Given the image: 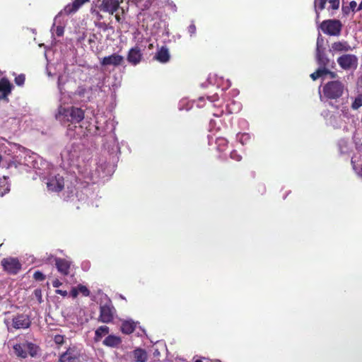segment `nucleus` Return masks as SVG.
Segmentation results:
<instances>
[{"instance_id":"nucleus-1","label":"nucleus","mask_w":362,"mask_h":362,"mask_svg":"<svg viewBox=\"0 0 362 362\" xmlns=\"http://www.w3.org/2000/svg\"><path fill=\"white\" fill-rule=\"evenodd\" d=\"M65 81L62 76L58 78V88L61 95L57 112L55 114L56 119L64 124H68V130L75 132L71 136H76L78 137L85 136L88 134L89 130H83V126L79 124L76 126L84 118V112L81 108L75 107L65 106V104L71 102L69 96L66 98V91L63 88Z\"/></svg>"},{"instance_id":"nucleus-2","label":"nucleus","mask_w":362,"mask_h":362,"mask_svg":"<svg viewBox=\"0 0 362 362\" xmlns=\"http://www.w3.org/2000/svg\"><path fill=\"white\" fill-rule=\"evenodd\" d=\"M346 90V86L342 81L339 79L329 81L322 86L320 100L337 102L343 96Z\"/></svg>"},{"instance_id":"nucleus-3","label":"nucleus","mask_w":362,"mask_h":362,"mask_svg":"<svg viewBox=\"0 0 362 362\" xmlns=\"http://www.w3.org/2000/svg\"><path fill=\"white\" fill-rule=\"evenodd\" d=\"M42 182L46 185L47 190L50 192H60L64 187V177L54 172L43 177Z\"/></svg>"},{"instance_id":"nucleus-4","label":"nucleus","mask_w":362,"mask_h":362,"mask_svg":"<svg viewBox=\"0 0 362 362\" xmlns=\"http://www.w3.org/2000/svg\"><path fill=\"white\" fill-rule=\"evenodd\" d=\"M13 350L17 356L25 358L28 354L35 356L37 353V346L33 343L25 342L13 345Z\"/></svg>"},{"instance_id":"nucleus-5","label":"nucleus","mask_w":362,"mask_h":362,"mask_svg":"<svg viewBox=\"0 0 362 362\" xmlns=\"http://www.w3.org/2000/svg\"><path fill=\"white\" fill-rule=\"evenodd\" d=\"M341 28V21L337 19L325 20L320 25V28L324 33L332 36L339 35Z\"/></svg>"},{"instance_id":"nucleus-6","label":"nucleus","mask_w":362,"mask_h":362,"mask_svg":"<svg viewBox=\"0 0 362 362\" xmlns=\"http://www.w3.org/2000/svg\"><path fill=\"white\" fill-rule=\"evenodd\" d=\"M358 57L352 54H342L337 59L339 66L345 71L356 69L358 66Z\"/></svg>"},{"instance_id":"nucleus-7","label":"nucleus","mask_w":362,"mask_h":362,"mask_svg":"<svg viewBox=\"0 0 362 362\" xmlns=\"http://www.w3.org/2000/svg\"><path fill=\"white\" fill-rule=\"evenodd\" d=\"M81 350L76 346L69 347L59 358L60 362H78L80 361Z\"/></svg>"},{"instance_id":"nucleus-8","label":"nucleus","mask_w":362,"mask_h":362,"mask_svg":"<svg viewBox=\"0 0 362 362\" xmlns=\"http://www.w3.org/2000/svg\"><path fill=\"white\" fill-rule=\"evenodd\" d=\"M4 269L10 274H16L21 268V264L16 258H4L1 261Z\"/></svg>"},{"instance_id":"nucleus-9","label":"nucleus","mask_w":362,"mask_h":362,"mask_svg":"<svg viewBox=\"0 0 362 362\" xmlns=\"http://www.w3.org/2000/svg\"><path fill=\"white\" fill-rule=\"evenodd\" d=\"M114 313L115 308L112 305L109 304L102 305L100 306L98 321L103 323H109L113 320Z\"/></svg>"},{"instance_id":"nucleus-10","label":"nucleus","mask_w":362,"mask_h":362,"mask_svg":"<svg viewBox=\"0 0 362 362\" xmlns=\"http://www.w3.org/2000/svg\"><path fill=\"white\" fill-rule=\"evenodd\" d=\"M119 7L118 0H103L99 8L101 11L113 14Z\"/></svg>"},{"instance_id":"nucleus-11","label":"nucleus","mask_w":362,"mask_h":362,"mask_svg":"<svg viewBox=\"0 0 362 362\" xmlns=\"http://www.w3.org/2000/svg\"><path fill=\"white\" fill-rule=\"evenodd\" d=\"M30 323V320L26 315H18L13 318V327L16 329L28 328Z\"/></svg>"},{"instance_id":"nucleus-12","label":"nucleus","mask_w":362,"mask_h":362,"mask_svg":"<svg viewBox=\"0 0 362 362\" xmlns=\"http://www.w3.org/2000/svg\"><path fill=\"white\" fill-rule=\"evenodd\" d=\"M142 59V53L140 47L135 46L129 51L127 61L131 64L136 66L141 62Z\"/></svg>"},{"instance_id":"nucleus-13","label":"nucleus","mask_w":362,"mask_h":362,"mask_svg":"<svg viewBox=\"0 0 362 362\" xmlns=\"http://www.w3.org/2000/svg\"><path fill=\"white\" fill-rule=\"evenodd\" d=\"M124 61V57L117 54H113L107 57H103L100 60V64L103 66H117L120 65Z\"/></svg>"},{"instance_id":"nucleus-14","label":"nucleus","mask_w":362,"mask_h":362,"mask_svg":"<svg viewBox=\"0 0 362 362\" xmlns=\"http://www.w3.org/2000/svg\"><path fill=\"white\" fill-rule=\"evenodd\" d=\"M55 265L58 272L62 275L66 276L69 274L71 264L68 260L61 258H56Z\"/></svg>"},{"instance_id":"nucleus-15","label":"nucleus","mask_w":362,"mask_h":362,"mask_svg":"<svg viewBox=\"0 0 362 362\" xmlns=\"http://www.w3.org/2000/svg\"><path fill=\"white\" fill-rule=\"evenodd\" d=\"M332 50L334 52H347L352 50L351 47L346 41H338L332 44Z\"/></svg>"},{"instance_id":"nucleus-16","label":"nucleus","mask_w":362,"mask_h":362,"mask_svg":"<svg viewBox=\"0 0 362 362\" xmlns=\"http://www.w3.org/2000/svg\"><path fill=\"white\" fill-rule=\"evenodd\" d=\"M73 146L67 148L62 153V158L66 160L70 163H73L75 161L76 158H78V153L76 151L75 149L73 151Z\"/></svg>"},{"instance_id":"nucleus-17","label":"nucleus","mask_w":362,"mask_h":362,"mask_svg":"<svg viewBox=\"0 0 362 362\" xmlns=\"http://www.w3.org/2000/svg\"><path fill=\"white\" fill-rule=\"evenodd\" d=\"M122 342L119 337L116 335H108L104 340L103 344L108 347H117Z\"/></svg>"},{"instance_id":"nucleus-18","label":"nucleus","mask_w":362,"mask_h":362,"mask_svg":"<svg viewBox=\"0 0 362 362\" xmlns=\"http://www.w3.org/2000/svg\"><path fill=\"white\" fill-rule=\"evenodd\" d=\"M11 85L6 78H2L0 80V98H5L7 95L11 93Z\"/></svg>"},{"instance_id":"nucleus-19","label":"nucleus","mask_w":362,"mask_h":362,"mask_svg":"<svg viewBox=\"0 0 362 362\" xmlns=\"http://www.w3.org/2000/svg\"><path fill=\"white\" fill-rule=\"evenodd\" d=\"M132 356L136 362H146L147 361V354L141 349H135L132 353Z\"/></svg>"},{"instance_id":"nucleus-20","label":"nucleus","mask_w":362,"mask_h":362,"mask_svg":"<svg viewBox=\"0 0 362 362\" xmlns=\"http://www.w3.org/2000/svg\"><path fill=\"white\" fill-rule=\"evenodd\" d=\"M89 1L90 0H75L72 4L66 6L64 11L67 14L76 12L82 5Z\"/></svg>"},{"instance_id":"nucleus-21","label":"nucleus","mask_w":362,"mask_h":362,"mask_svg":"<svg viewBox=\"0 0 362 362\" xmlns=\"http://www.w3.org/2000/svg\"><path fill=\"white\" fill-rule=\"evenodd\" d=\"M136 327V323L132 320H125L122 322L121 326V331L127 334H131L134 332Z\"/></svg>"},{"instance_id":"nucleus-22","label":"nucleus","mask_w":362,"mask_h":362,"mask_svg":"<svg viewBox=\"0 0 362 362\" xmlns=\"http://www.w3.org/2000/svg\"><path fill=\"white\" fill-rule=\"evenodd\" d=\"M110 332V329L106 325L99 327L95 332L94 340L95 341H99L100 339L107 334Z\"/></svg>"},{"instance_id":"nucleus-23","label":"nucleus","mask_w":362,"mask_h":362,"mask_svg":"<svg viewBox=\"0 0 362 362\" xmlns=\"http://www.w3.org/2000/svg\"><path fill=\"white\" fill-rule=\"evenodd\" d=\"M170 55L166 46L160 47V63H166L169 62Z\"/></svg>"},{"instance_id":"nucleus-24","label":"nucleus","mask_w":362,"mask_h":362,"mask_svg":"<svg viewBox=\"0 0 362 362\" xmlns=\"http://www.w3.org/2000/svg\"><path fill=\"white\" fill-rule=\"evenodd\" d=\"M216 144L217 150L220 152H223L227 148L228 141L224 137H218L216 139Z\"/></svg>"},{"instance_id":"nucleus-25","label":"nucleus","mask_w":362,"mask_h":362,"mask_svg":"<svg viewBox=\"0 0 362 362\" xmlns=\"http://www.w3.org/2000/svg\"><path fill=\"white\" fill-rule=\"evenodd\" d=\"M316 57H317V63L319 64V65L321 67H326V66L327 65V64L329 62V60L325 57V55L320 52V50L318 47L317 48Z\"/></svg>"},{"instance_id":"nucleus-26","label":"nucleus","mask_w":362,"mask_h":362,"mask_svg":"<svg viewBox=\"0 0 362 362\" xmlns=\"http://www.w3.org/2000/svg\"><path fill=\"white\" fill-rule=\"evenodd\" d=\"M362 107V93L358 94L354 99L351 104V108L353 110H358Z\"/></svg>"},{"instance_id":"nucleus-27","label":"nucleus","mask_w":362,"mask_h":362,"mask_svg":"<svg viewBox=\"0 0 362 362\" xmlns=\"http://www.w3.org/2000/svg\"><path fill=\"white\" fill-rule=\"evenodd\" d=\"M10 190L9 185L5 177L0 179V197L4 196Z\"/></svg>"},{"instance_id":"nucleus-28","label":"nucleus","mask_w":362,"mask_h":362,"mask_svg":"<svg viewBox=\"0 0 362 362\" xmlns=\"http://www.w3.org/2000/svg\"><path fill=\"white\" fill-rule=\"evenodd\" d=\"M76 94L78 95L80 99L83 101H86L89 99V91L85 88L79 87Z\"/></svg>"},{"instance_id":"nucleus-29","label":"nucleus","mask_w":362,"mask_h":362,"mask_svg":"<svg viewBox=\"0 0 362 362\" xmlns=\"http://www.w3.org/2000/svg\"><path fill=\"white\" fill-rule=\"evenodd\" d=\"M327 0H315V8L317 17H319L318 10H323L325 8Z\"/></svg>"},{"instance_id":"nucleus-30","label":"nucleus","mask_w":362,"mask_h":362,"mask_svg":"<svg viewBox=\"0 0 362 362\" xmlns=\"http://www.w3.org/2000/svg\"><path fill=\"white\" fill-rule=\"evenodd\" d=\"M29 160H26L25 164L30 168H37V161L36 160L35 156H30L28 157Z\"/></svg>"},{"instance_id":"nucleus-31","label":"nucleus","mask_w":362,"mask_h":362,"mask_svg":"<svg viewBox=\"0 0 362 362\" xmlns=\"http://www.w3.org/2000/svg\"><path fill=\"white\" fill-rule=\"evenodd\" d=\"M325 75V71H323V67H320L317 69L314 73L310 74V78L315 81L318 78L322 77Z\"/></svg>"},{"instance_id":"nucleus-32","label":"nucleus","mask_w":362,"mask_h":362,"mask_svg":"<svg viewBox=\"0 0 362 362\" xmlns=\"http://www.w3.org/2000/svg\"><path fill=\"white\" fill-rule=\"evenodd\" d=\"M78 288V293H81L84 296H88L90 294L89 290L87 288L86 286L83 285H78L76 286Z\"/></svg>"},{"instance_id":"nucleus-33","label":"nucleus","mask_w":362,"mask_h":362,"mask_svg":"<svg viewBox=\"0 0 362 362\" xmlns=\"http://www.w3.org/2000/svg\"><path fill=\"white\" fill-rule=\"evenodd\" d=\"M323 71H325V75H328L329 77L332 79H335L338 77V75L336 72L332 71L326 67H323Z\"/></svg>"},{"instance_id":"nucleus-34","label":"nucleus","mask_w":362,"mask_h":362,"mask_svg":"<svg viewBox=\"0 0 362 362\" xmlns=\"http://www.w3.org/2000/svg\"><path fill=\"white\" fill-rule=\"evenodd\" d=\"M230 157L231 159L236 161H240L242 159V156L237 152L236 150H233L230 152Z\"/></svg>"},{"instance_id":"nucleus-35","label":"nucleus","mask_w":362,"mask_h":362,"mask_svg":"<svg viewBox=\"0 0 362 362\" xmlns=\"http://www.w3.org/2000/svg\"><path fill=\"white\" fill-rule=\"evenodd\" d=\"M164 10H165L166 8L168 10H170L173 12H175L176 11V6L175 4H173V2H167L165 3V4L163 6Z\"/></svg>"},{"instance_id":"nucleus-36","label":"nucleus","mask_w":362,"mask_h":362,"mask_svg":"<svg viewBox=\"0 0 362 362\" xmlns=\"http://www.w3.org/2000/svg\"><path fill=\"white\" fill-rule=\"evenodd\" d=\"M187 32L189 34L190 36H193L196 34L197 32V28L194 23H192L188 27H187Z\"/></svg>"},{"instance_id":"nucleus-37","label":"nucleus","mask_w":362,"mask_h":362,"mask_svg":"<svg viewBox=\"0 0 362 362\" xmlns=\"http://www.w3.org/2000/svg\"><path fill=\"white\" fill-rule=\"evenodd\" d=\"M24 82H25V76L23 74H20L15 78V83L18 86L23 85Z\"/></svg>"},{"instance_id":"nucleus-38","label":"nucleus","mask_w":362,"mask_h":362,"mask_svg":"<svg viewBox=\"0 0 362 362\" xmlns=\"http://www.w3.org/2000/svg\"><path fill=\"white\" fill-rule=\"evenodd\" d=\"M156 47V52L153 56V59L158 61V44L156 42L154 46L153 43H150L148 45V49H151L152 48Z\"/></svg>"},{"instance_id":"nucleus-39","label":"nucleus","mask_w":362,"mask_h":362,"mask_svg":"<svg viewBox=\"0 0 362 362\" xmlns=\"http://www.w3.org/2000/svg\"><path fill=\"white\" fill-rule=\"evenodd\" d=\"M33 277L35 280L37 281H42L45 279V275L41 272L39 271H37L34 273Z\"/></svg>"},{"instance_id":"nucleus-40","label":"nucleus","mask_w":362,"mask_h":362,"mask_svg":"<svg viewBox=\"0 0 362 362\" xmlns=\"http://www.w3.org/2000/svg\"><path fill=\"white\" fill-rule=\"evenodd\" d=\"M54 341L57 344L61 345L64 343V336L59 334L55 335Z\"/></svg>"},{"instance_id":"nucleus-41","label":"nucleus","mask_w":362,"mask_h":362,"mask_svg":"<svg viewBox=\"0 0 362 362\" xmlns=\"http://www.w3.org/2000/svg\"><path fill=\"white\" fill-rule=\"evenodd\" d=\"M331 8L334 10L338 9L339 7V0H329Z\"/></svg>"},{"instance_id":"nucleus-42","label":"nucleus","mask_w":362,"mask_h":362,"mask_svg":"<svg viewBox=\"0 0 362 362\" xmlns=\"http://www.w3.org/2000/svg\"><path fill=\"white\" fill-rule=\"evenodd\" d=\"M356 88L358 91L362 93V75L357 79Z\"/></svg>"},{"instance_id":"nucleus-43","label":"nucleus","mask_w":362,"mask_h":362,"mask_svg":"<svg viewBox=\"0 0 362 362\" xmlns=\"http://www.w3.org/2000/svg\"><path fill=\"white\" fill-rule=\"evenodd\" d=\"M64 33V28L61 26H57L56 28V34L58 36H62Z\"/></svg>"},{"instance_id":"nucleus-44","label":"nucleus","mask_w":362,"mask_h":362,"mask_svg":"<svg viewBox=\"0 0 362 362\" xmlns=\"http://www.w3.org/2000/svg\"><path fill=\"white\" fill-rule=\"evenodd\" d=\"M71 295L73 298H76L77 297V296L78 295V288L77 287H74L71 289Z\"/></svg>"},{"instance_id":"nucleus-45","label":"nucleus","mask_w":362,"mask_h":362,"mask_svg":"<svg viewBox=\"0 0 362 362\" xmlns=\"http://www.w3.org/2000/svg\"><path fill=\"white\" fill-rule=\"evenodd\" d=\"M62 285V282L59 279H55L52 282V286L55 288H58Z\"/></svg>"},{"instance_id":"nucleus-46","label":"nucleus","mask_w":362,"mask_h":362,"mask_svg":"<svg viewBox=\"0 0 362 362\" xmlns=\"http://www.w3.org/2000/svg\"><path fill=\"white\" fill-rule=\"evenodd\" d=\"M56 293L60 294V295H62L63 296H66L67 294H68L67 291L59 290V289L56 290Z\"/></svg>"},{"instance_id":"nucleus-47","label":"nucleus","mask_w":362,"mask_h":362,"mask_svg":"<svg viewBox=\"0 0 362 362\" xmlns=\"http://www.w3.org/2000/svg\"><path fill=\"white\" fill-rule=\"evenodd\" d=\"M238 136L239 137V136H240V135H239V134H238ZM243 138H245V139H247L249 138L248 134H240V138L239 139H240V141L243 144H243V142L242 141V139H243Z\"/></svg>"},{"instance_id":"nucleus-48","label":"nucleus","mask_w":362,"mask_h":362,"mask_svg":"<svg viewBox=\"0 0 362 362\" xmlns=\"http://www.w3.org/2000/svg\"><path fill=\"white\" fill-rule=\"evenodd\" d=\"M349 5H350V8H351V9L352 11H354V10H355V8H356V6H357V4H356V2L355 1H351L350 2V4H349Z\"/></svg>"},{"instance_id":"nucleus-49","label":"nucleus","mask_w":362,"mask_h":362,"mask_svg":"<svg viewBox=\"0 0 362 362\" xmlns=\"http://www.w3.org/2000/svg\"><path fill=\"white\" fill-rule=\"evenodd\" d=\"M96 132L95 134H100L103 131L100 130V127L98 125V122H97V125L95 126Z\"/></svg>"},{"instance_id":"nucleus-50","label":"nucleus","mask_w":362,"mask_h":362,"mask_svg":"<svg viewBox=\"0 0 362 362\" xmlns=\"http://www.w3.org/2000/svg\"><path fill=\"white\" fill-rule=\"evenodd\" d=\"M205 362H221L219 360H216V361H211V359L209 358H204Z\"/></svg>"},{"instance_id":"nucleus-51","label":"nucleus","mask_w":362,"mask_h":362,"mask_svg":"<svg viewBox=\"0 0 362 362\" xmlns=\"http://www.w3.org/2000/svg\"><path fill=\"white\" fill-rule=\"evenodd\" d=\"M362 10V1H361V3L359 4V6L357 8L356 11H361Z\"/></svg>"},{"instance_id":"nucleus-52","label":"nucleus","mask_w":362,"mask_h":362,"mask_svg":"<svg viewBox=\"0 0 362 362\" xmlns=\"http://www.w3.org/2000/svg\"><path fill=\"white\" fill-rule=\"evenodd\" d=\"M115 18L117 21H120V18L118 15H115Z\"/></svg>"},{"instance_id":"nucleus-53","label":"nucleus","mask_w":362,"mask_h":362,"mask_svg":"<svg viewBox=\"0 0 362 362\" xmlns=\"http://www.w3.org/2000/svg\"><path fill=\"white\" fill-rule=\"evenodd\" d=\"M96 14L98 16L99 19H100L102 16L99 14V13H98V12H97V13H96Z\"/></svg>"},{"instance_id":"nucleus-54","label":"nucleus","mask_w":362,"mask_h":362,"mask_svg":"<svg viewBox=\"0 0 362 362\" xmlns=\"http://www.w3.org/2000/svg\"><path fill=\"white\" fill-rule=\"evenodd\" d=\"M194 362H203V361L202 360H200V359H197Z\"/></svg>"},{"instance_id":"nucleus-55","label":"nucleus","mask_w":362,"mask_h":362,"mask_svg":"<svg viewBox=\"0 0 362 362\" xmlns=\"http://www.w3.org/2000/svg\"><path fill=\"white\" fill-rule=\"evenodd\" d=\"M203 100V98H199V100Z\"/></svg>"}]
</instances>
